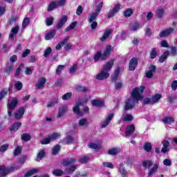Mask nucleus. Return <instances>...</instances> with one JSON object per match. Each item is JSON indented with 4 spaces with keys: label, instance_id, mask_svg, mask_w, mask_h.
<instances>
[{
    "label": "nucleus",
    "instance_id": "nucleus-12",
    "mask_svg": "<svg viewBox=\"0 0 177 177\" xmlns=\"http://www.w3.org/2000/svg\"><path fill=\"white\" fill-rule=\"evenodd\" d=\"M113 32V30L112 29H107L105 30L104 33L103 34V35L100 37V40L102 42H104V41H106V39H107V38H109V37H110V35Z\"/></svg>",
    "mask_w": 177,
    "mask_h": 177
},
{
    "label": "nucleus",
    "instance_id": "nucleus-4",
    "mask_svg": "<svg viewBox=\"0 0 177 177\" xmlns=\"http://www.w3.org/2000/svg\"><path fill=\"white\" fill-rule=\"evenodd\" d=\"M120 9H121V4L115 5L113 8L108 12V19H111V17H114V16H115V15H117V13L120 12Z\"/></svg>",
    "mask_w": 177,
    "mask_h": 177
},
{
    "label": "nucleus",
    "instance_id": "nucleus-38",
    "mask_svg": "<svg viewBox=\"0 0 177 177\" xmlns=\"http://www.w3.org/2000/svg\"><path fill=\"white\" fill-rule=\"evenodd\" d=\"M57 2L56 1H53L52 3H50L48 8V11L51 12V10H53V9H56L57 8Z\"/></svg>",
    "mask_w": 177,
    "mask_h": 177
},
{
    "label": "nucleus",
    "instance_id": "nucleus-44",
    "mask_svg": "<svg viewBox=\"0 0 177 177\" xmlns=\"http://www.w3.org/2000/svg\"><path fill=\"white\" fill-rule=\"evenodd\" d=\"M76 91H77V92H88L89 89L82 86H76Z\"/></svg>",
    "mask_w": 177,
    "mask_h": 177
},
{
    "label": "nucleus",
    "instance_id": "nucleus-52",
    "mask_svg": "<svg viewBox=\"0 0 177 177\" xmlns=\"http://www.w3.org/2000/svg\"><path fill=\"white\" fill-rule=\"evenodd\" d=\"M132 13H133V11L132 9H127L126 11H124V15L125 17H130V16L132 15Z\"/></svg>",
    "mask_w": 177,
    "mask_h": 177
},
{
    "label": "nucleus",
    "instance_id": "nucleus-13",
    "mask_svg": "<svg viewBox=\"0 0 177 177\" xmlns=\"http://www.w3.org/2000/svg\"><path fill=\"white\" fill-rule=\"evenodd\" d=\"M113 32V30L112 29H107L105 30L104 33L103 34V35L100 37V40L102 42H104V41H106V39H107V38H109V37H110V35Z\"/></svg>",
    "mask_w": 177,
    "mask_h": 177
},
{
    "label": "nucleus",
    "instance_id": "nucleus-64",
    "mask_svg": "<svg viewBox=\"0 0 177 177\" xmlns=\"http://www.w3.org/2000/svg\"><path fill=\"white\" fill-rule=\"evenodd\" d=\"M46 26H52L53 24V19L52 17H48L46 21Z\"/></svg>",
    "mask_w": 177,
    "mask_h": 177
},
{
    "label": "nucleus",
    "instance_id": "nucleus-26",
    "mask_svg": "<svg viewBox=\"0 0 177 177\" xmlns=\"http://www.w3.org/2000/svg\"><path fill=\"white\" fill-rule=\"evenodd\" d=\"M91 104L96 107H103L104 106V102L100 100H94L91 102Z\"/></svg>",
    "mask_w": 177,
    "mask_h": 177
},
{
    "label": "nucleus",
    "instance_id": "nucleus-54",
    "mask_svg": "<svg viewBox=\"0 0 177 177\" xmlns=\"http://www.w3.org/2000/svg\"><path fill=\"white\" fill-rule=\"evenodd\" d=\"M144 149L145 150V151H151V144L150 142H146L144 145Z\"/></svg>",
    "mask_w": 177,
    "mask_h": 177
},
{
    "label": "nucleus",
    "instance_id": "nucleus-55",
    "mask_svg": "<svg viewBox=\"0 0 177 177\" xmlns=\"http://www.w3.org/2000/svg\"><path fill=\"white\" fill-rule=\"evenodd\" d=\"M89 157L88 156H84L79 159V162H81V164H86V162L88 161Z\"/></svg>",
    "mask_w": 177,
    "mask_h": 177
},
{
    "label": "nucleus",
    "instance_id": "nucleus-33",
    "mask_svg": "<svg viewBox=\"0 0 177 177\" xmlns=\"http://www.w3.org/2000/svg\"><path fill=\"white\" fill-rule=\"evenodd\" d=\"M158 169V165L157 164L153 165V167L149 170L148 176H153V174H156V172H157Z\"/></svg>",
    "mask_w": 177,
    "mask_h": 177
},
{
    "label": "nucleus",
    "instance_id": "nucleus-25",
    "mask_svg": "<svg viewBox=\"0 0 177 177\" xmlns=\"http://www.w3.org/2000/svg\"><path fill=\"white\" fill-rule=\"evenodd\" d=\"M169 151V142L167 140L163 141V147L161 149V153H165Z\"/></svg>",
    "mask_w": 177,
    "mask_h": 177
},
{
    "label": "nucleus",
    "instance_id": "nucleus-56",
    "mask_svg": "<svg viewBox=\"0 0 177 177\" xmlns=\"http://www.w3.org/2000/svg\"><path fill=\"white\" fill-rule=\"evenodd\" d=\"M66 67V66L64 65H59L57 70H56V74H57L58 75H60V74H62V71H63V69Z\"/></svg>",
    "mask_w": 177,
    "mask_h": 177
},
{
    "label": "nucleus",
    "instance_id": "nucleus-42",
    "mask_svg": "<svg viewBox=\"0 0 177 177\" xmlns=\"http://www.w3.org/2000/svg\"><path fill=\"white\" fill-rule=\"evenodd\" d=\"M38 169H33L28 171L26 174H25L24 176L25 177H29V176H32L34 174H37L38 172Z\"/></svg>",
    "mask_w": 177,
    "mask_h": 177
},
{
    "label": "nucleus",
    "instance_id": "nucleus-16",
    "mask_svg": "<svg viewBox=\"0 0 177 177\" xmlns=\"http://www.w3.org/2000/svg\"><path fill=\"white\" fill-rule=\"evenodd\" d=\"M67 106L63 105L59 109L58 114H57V118H60V117H63L66 113H67Z\"/></svg>",
    "mask_w": 177,
    "mask_h": 177
},
{
    "label": "nucleus",
    "instance_id": "nucleus-40",
    "mask_svg": "<svg viewBox=\"0 0 177 177\" xmlns=\"http://www.w3.org/2000/svg\"><path fill=\"white\" fill-rule=\"evenodd\" d=\"M162 122L164 124H172V122H175V120H174V118L171 117H166L163 118Z\"/></svg>",
    "mask_w": 177,
    "mask_h": 177
},
{
    "label": "nucleus",
    "instance_id": "nucleus-51",
    "mask_svg": "<svg viewBox=\"0 0 177 177\" xmlns=\"http://www.w3.org/2000/svg\"><path fill=\"white\" fill-rule=\"evenodd\" d=\"M71 96H73V93H67L62 95V100H68L71 99Z\"/></svg>",
    "mask_w": 177,
    "mask_h": 177
},
{
    "label": "nucleus",
    "instance_id": "nucleus-3",
    "mask_svg": "<svg viewBox=\"0 0 177 177\" xmlns=\"http://www.w3.org/2000/svg\"><path fill=\"white\" fill-rule=\"evenodd\" d=\"M8 114L9 117H12V113L13 110L16 108V106H17V99L13 98L10 102H8Z\"/></svg>",
    "mask_w": 177,
    "mask_h": 177
},
{
    "label": "nucleus",
    "instance_id": "nucleus-21",
    "mask_svg": "<svg viewBox=\"0 0 177 177\" xmlns=\"http://www.w3.org/2000/svg\"><path fill=\"white\" fill-rule=\"evenodd\" d=\"M46 82V79L45 77L40 78L36 84L37 89H41V88H44Z\"/></svg>",
    "mask_w": 177,
    "mask_h": 177
},
{
    "label": "nucleus",
    "instance_id": "nucleus-57",
    "mask_svg": "<svg viewBox=\"0 0 177 177\" xmlns=\"http://www.w3.org/2000/svg\"><path fill=\"white\" fill-rule=\"evenodd\" d=\"M30 24V19L29 18H25L22 23V27L23 28H26Z\"/></svg>",
    "mask_w": 177,
    "mask_h": 177
},
{
    "label": "nucleus",
    "instance_id": "nucleus-47",
    "mask_svg": "<svg viewBox=\"0 0 177 177\" xmlns=\"http://www.w3.org/2000/svg\"><path fill=\"white\" fill-rule=\"evenodd\" d=\"M75 26H77V21L73 22L69 26H68L66 29V32L71 31V30H74L75 28Z\"/></svg>",
    "mask_w": 177,
    "mask_h": 177
},
{
    "label": "nucleus",
    "instance_id": "nucleus-32",
    "mask_svg": "<svg viewBox=\"0 0 177 177\" xmlns=\"http://www.w3.org/2000/svg\"><path fill=\"white\" fill-rule=\"evenodd\" d=\"M160 99H161V94H156L155 95H153L151 98L152 104H156V103H158Z\"/></svg>",
    "mask_w": 177,
    "mask_h": 177
},
{
    "label": "nucleus",
    "instance_id": "nucleus-8",
    "mask_svg": "<svg viewBox=\"0 0 177 177\" xmlns=\"http://www.w3.org/2000/svg\"><path fill=\"white\" fill-rule=\"evenodd\" d=\"M113 66H114V59H111L106 64H104L102 67V70L109 73L111 68H113Z\"/></svg>",
    "mask_w": 177,
    "mask_h": 177
},
{
    "label": "nucleus",
    "instance_id": "nucleus-60",
    "mask_svg": "<svg viewBox=\"0 0 177 177\" xmlns=\"http://www.w3.org/2000/svg\"><path fill=\"white\" fill-rule=\"evenodd\" d=\"M52 53V48L50 47H48L46 50L44 51V57H48Z\"/></svg>",
    "mask_w": 177,
    "mask_h": 177
},
{
    "label": "nucleus",
    "instance_id": "nucleus-27",
    "mask_svg": "<svg viewBox=\"0 0 177 177\" xmlns=\"http://www.w3.org/2000/svg\"><path fill=\"white\" fill-rule=\"evenodd\" d=\"M119 172H120L122 177H128V172L125 169L124 165L122 163L120 164Z\"/></svg>",
    "mask_w": 177,
    "mask_h": 177
},
{
    "label": "nucleus",
    "instance_id": "nucleus-11",
    "mask_svg": "<svg viewBox=\"0 0 177 177\" xmlns=\"http://www.w3.org/2000/svg\"><path fill=\"white\" fill-rule=\"evenodd\" d=\"M19 28L18 26H16L15 27L12 28L9 34V38H10V39L13 41L15 39V35H17V32H19Z\"/></svg>",
    "mask_w": 177,
    "mask_h": 177
},
{
    "label": "nucleus",
    "instance_id": "nucleus-53",
    "mask_svg": "<svg viewBox=\"0 0 177 177\" xmlns=\"http://www.w3.org/2000/svg\"><path fill=\"white\" fill-rule=\"evenodd\" d=\"M102 56H103V55H102V53L100 51H97L94 56V61L99 62V59H100V57L102 59Z\"/></svg>",
    "mask_w": 177,
    "mask_h": 177
},
{
    "label": "nucleus",
    "instance_id": "nucleus-31",
    "mask_svg": "<svg viewBox=\"0 0 177 177\" xmlns=\"http://www.w3.org/2000/svg\"><path fill=\"white\" fill-rule=\"evenodd\" d=\"M52 174L54 176H63L64 175V171L60 169H55L52 171Z\"/></svg>",
    "mask_w": 177,
    "mask_h": 177
},
{
    "label": "nucleus",
    "instance_id": "nucleus-61",
    "mask_svg": "<svg viewBox=\"0 0 177 177\" xmlns=\"http://www.w3.org/2000/svg\"><path fill=\"white\" fill-rule=\"evenodd\" d=\"M21 153V147H17L14 151V156H19Z\"/></svg>",
    "mask_w": 177,
    "mask_h": 177
},
{
    "label": "nucleus",
    "instance_id": "nucleus-37",
    "mask_svg": "<svg viewBox=\"0 0 177 177\" xmlns=\"http://www.w3.org/2000/svg\"><path fill=\"white\" fill-rule=\"evenodd\" d=\"M73 142H74V138L71 136H67L64 139V145H70V143H73Z\"/></svg>",
    "mask_w": 177,
    "mask_h": 177
},
{
    "label": "nucleus",
    "instance_id": "nucleus-14",
    "mask_svg": "<svg viewBox=\"0 0 177 177\" xmlns=\"http://www.w3.org/2000/svg\"><path fill=\"white\" fill-rule=\"evenodd\" d=\"M110 53H111V46H107L102 56V60H106L110 56Z\"/></svg>",
    "mask_w": 177,
    "mask_h": 177
},
{
    "label": "nucleus",
    "instance_id": "nucleus-20",
    "mask_svg": "<svg viewBox=\"0 0 177 177\" xmlns=\"http://www.w3.org/2000/svg\"><path fill=\"white\" fill-rule=\"evenodd\" d=\"M78 125L82 128H86L89 125V122H88L86 118H82L78 121Z\"/></svg>",
    "mask_w": 177,
    "mask_h": 177
},
{
    "label": "nucleus",
    "instance_id": "nucleus-29",
    "mask_svg": "<svg viewBox=\"0 0 177 177\" xmlns=\"http://www.w3.org/2000/svg\"><path fill=\"white\" fill-rule=\"evenodd\" d=\"M98 16H99V14L96 12H94L91 15H89L87 20L89 23H92L93 21H95V20H96V19H97Z\"/></svg>",
    "mask_w": 177,
    "mask_h": 177
},
{
    "label": "nucleus",
    "instance_id": "nucleus-34",
    "mask_svg": "<svg viewBox=\"0 0 177 177\" xmlns=\"http://www.w3.org/2000/svg\"><path fill=\"white\" fill-rule=\"evenodd\" d=\"M14 66L15 65L13 64H8L7 66L4 69L5 73H6L8 75H9V74H10V72L13 70Z\"/></svg>",
    "mask_w": 177,
    "mask_h": 177
},
{
    "label": "nucleus",
    "instance_id": "nucleus-36",
    "mask_svg": "<svg viewBox=\"0 0 177 177\" xmlns=\"http://www.w3.org/2000/svg\"><path fill=\"white\" fill-rule=\"evenodd\" d=\"M169 55V52L165 51L163 53V55H161L160 57L159 58L160 63H164V62H165V60L167 59V57H168Z\"/></svg>",
    "mask_w": 177,
    "mask_h": 177
},
{
    "label": "nucleus",
    "instance_id": "nucleus-24",
    "mask_svg": "<svg viewBox=\"0 0 177 177\" xmlns=\"http://www.w3.org/2000/svg\"><path fill=\"white\" fill-rule=\"evenodd\" d=\"M21 127V122H17L14 123L12 127L10 128V132H17V131H19V128Z\"/></svg>",
    "mask_w": 177,
    "mask_h": 177
},
{
    "label": "nucleus",
    "instance_id": "nucleus-30",
    "mask_svg": "<svg viewBox=\"0 0 177 177\" xmlns=\"http://www.w3.org/2000/svg\"><path fill=\"white\" fill-rule=\"evenodd\" d=\"M156 17L158 19H162V16H164L165 13V10L162 8H159L156 10Z\"/></svg>",
    "mask_w": 177,
    "mask_h": 177
},
{
    "label": "nucleus",
    "instance_id": "nucleus-18",
    "mask_svg": "<svg viewBox=\"0 0 177 177\" xmlns=\"http://www.w3.org/2000/svg\"><path fill=\"white\" fill-rule=\"evenodd\" d=\"M76 161V158L65 159L63 160L62 164L64 167H68V165L75 164Z\"/></svg>",
    "mask_w": 177,
    "mask_h": 177
},
{
    "label": "nucleus",
    "instance_id": "nucleus-23",
    "mask_svg": "<svg viewBox=\"0 0 177 177\" xmlns=\"http://www.w3.org/2000/svg\"><path fill=\"white\" fill-rule=\"evenodd\" d=\"M82 104L81 103H78L74 107H73V113H75V114H77V115H80V116H82L84 115V113H82L80 110V106H81Z\"/></svg>",
    "mask_w": 177,
    "mask_h": 177
},
{
    "label": "nucleus",
    "instance_id": "nucleus-7",
    "mask_svg": "<svg viewBox=\"0 0 177 177\" xmlns=\"http://www.w3.org/2000/svg\"><path fill=\"white\" fill-rule=\"evenodd\" d=\"M174 30L175 29H174V28H169L162 30L159 34V37H160V38H164V37H169V35H171V34H174Z\"/></svg>",
    "mask_w": 177,
    "mask_h": 177
},
{
    "label": "nucleus",
    "instance_id": "nucleus-22",
    "mask_svg": "<svg viewBox=\"0 0 177 177\" xmlns=\"http://www.w3.org/2000/svg\"><path fill=\"white\" fill-rule=\"evenodd\" d=\"M114 117V115L113 113H110L107 118L106 120L102 124V128H106L109 124H110V122L111 120H113V118Z\"/></svg>",
    "mask_w": 177,
    "mask_h": 177
},
{
    "label": "nucleus",
    "instance_id": "nucleus-41",
    "mask_svg": "<svg viewBox=\"0 0 177 177\" xmlns=\"http://www.w3.org/2000/svg\"><path fill=\"white\" fill-rule=\"evenodd\" d=\"M57 103H59V99L55 98L53 100L48 103L47 107L48 108L55 107V104H57Z\"/></svg>",
    "mask_w": 177,
    "mask_h": 177
},
{
    "label": "nucleus",
    "instance_id": "nucleus-62",
    "mask_svg": "<svg viewBox=\"0 0 177 177\" xmlns=\"http://www.w3.org/2000/svg\"><path fill=\"white\" fill-rule=\"evenodd\" d=\"M77 64H74L69 70V73L70 74H74L75 73V72L77 71Z\"/></svg>",
    "mask_w": 177,
    "mask_h": 177
},
{
    "label": "nucleus",
    "instance_id": "nucleus-59",
    "mask_svg": "<svg viewBox=\"0 0 177 177\" xmlns=\"http://www.w3.org/2000/svg\"><path fill=\"white\" fill-rule=\"evenodd\" d=\"M156 56H157V51L156 50V48H152L150 53L151 59H156Z\"/></svg>",
    "mask_w": 177,
    "mask_h": 177
},
{
    "label": "nucleus",
    "instance_id": "nucleus-6",
    "mask_svg": "<svg viewBox=\"0 0 177 177\" xmlns=\"http://www.w3.org/2000/svg\"><path fill=\"white\" fill-rule=\"evenodd\" d=\"M25 111L26 109L24 107L19 108L14 113V118L15 120H21V118H23V115H24Z\"/></svg>",
    "mask_w": 177,
    "mask_h": 177
},
{
    "label": "nucleus",
    "instance_id": "nucleus-35",
    "mask_svg": "<svg viewBox=\"0 0 177 177\" xmlns=\"http://www.w3.org/2000/svg\"><path fill=\"white\" fill-rule=\"evenodd\" d=\"M55 35H56V31L53 30V31L50 32L49 33L46 34L45 39L46 41H49V39H52V38H53V37H55Z\"/></svg>",
    "mask_w": 177,
    "mask_h": 177
},
{
    "label": "nucleus",
    "instance_id": "nucleus-50",
    "mask_svg": "<svg viewBox=\"0 0 177 177\" xmlns=\"http://www.w3.org/2000/svg\"><path fill=\"white\" fill-rule=\"evenodd\" d=\"M140 28V25H139V23H136L132 25V26L130 28L131 31H137V30H139Z\"/></svg>",
    "mask_w": 177,
    "mask_h": 177
},
{
    "label": "nucleus",
    "instance_id": "nucleus-46",
    "mask_svg": "<svg viewBox=\"0 0 177 177\" xmlns=\"http://www.w3.org/2000/svg\"><path fill=\"white\" fill-rule=\"evenodd\" d=\"M59 150H60V145H56L53 147V151H52L53 156H56V154L59 153Z\"/></svg>",
    "mask_w": 177,
    "mask_h": 177
},
{
    "label": "nucleus",
    "instance_id": "nucleus-15",
    "mask_svg": "<svg viewBox=\"0 0 177 177\" xmlns=\"http://www.w3.org/2000/svg\"><path fill=\"white\" fill-rule=\"evenodd\" d=\"M76 169H77V166L75 165H73L70 167L65 169L64 174H65V175H73V174Z\"/></svg>",
    "mask_w": 177,
    "mask_h": 177
},
{
    "label": "nucleus",
    "instance_id": "nucleus-28",
    "mask_svg": "<svg viewBox=\"0 0 177 177\" xmlns=\"http://www.w3.org/2000/svg\"><path fill=\"white\" fill-rule=\"evenodd\" d=\"M68 39H70V37L67 36L64 40L59 42L55 47L57 50H60L62 49V45H66L67 44Z\"/></svg>",
    "mask_w": 177,
    "mask_h": 177
},
{
    "label": "nucleus",
    "instance_id": "nucleus-58",
    "mask_svg": "<svg viewBox=\"0 0 177 177\" xmlns=\"http://www.w3.org/2000/svg\"><path fill=\"white\" fill-rule=\"evenodd\" d=\"M123 121H132L133 118L132 117L131 115L127 114L124 116H122Z\"/></svg>",
    "mask_w": 177,
    "mask_h": 177
},
{
    "label": "nucleus",
    "instance_id": "nucleus-45",
    "mask_svg": "<svg viewBox=\"0 0 177 177\" xmlns=\"http://www.w3.org/2000/svg\"><path fill=\"white\" fill-rule=\"evenodd\" d=\"M88 147L90 149H94L95 150H97V149H100V145L93 143V142H90L88 144Z\"/></svg>",
    "mask_w": 177,
    "mask_h": 177
},
{
    "label": "nucleus",
    "instance_id": "nucleus-17",
    "mask_svg": "<svg viewBox=\"0 0 177 177\" xmlns=\"http://www.w3.org/2000/svg\"><path fill=\"white\" fill-rule=\"evenodd\" d=\"M119 153H121V148H111L107 151L109 156H117Z\"/></svg>",
    "mask_w": 177,
    "mask_h": 177
},
{
    "label": "nucleus",
    "instance_id": "nucleus-5",
    "mask_svg": "<svg viewBox=\"0 0 177 177\" xmlns=\"http://www.w3.org/2000/svg\"><path fill=\"white\" fill-rule=\"evenodd\" d=\"M109 77H110V73L102 69L101 72L97 75L95 78L98 80V81H103V80H106L109 78Z\"/></svg>",
    "mask_w": 177,
    "mask_h": 177
},
{
    "label": "nucleus",
    "instance_id": "nucleus-49",
    "mask_svg": "<svg viewBox=\"0 0 177 177\" xmlns=\"http://www.w3.org/2000/svg\"><path fill=\"white\" fill-rule=\"evenodd\" d=\"M21 139L25 142H28V140H31V136L28 133H24L21 136Z\"/></svg>",
    "mask_w": 177,
    "mask_h": 177
},
{
    "label": "nucleus",
    "instance_id": "nucleus-39",
    "mask_svg": "<svg viewBox=\"0 0 177 177\" xmlns=\"http://www.w3.org/2000/svg\"><path fill=\"white\" fill-rule=\"evenodd\" d=\"M142 164L144 168H150L153 165V162L151 160H145Z\"/></svg>",
    "mask_w": 177,
    "mask_h": 177
},
{
    "label": "nucleus",
    "instance_id": "nucleus-2",
    "mask_svg": "<svg viewBox=\"0 0 177 177\" xmlns=\"http://www.w3.org/2000/svg\"><path fill=\"white\" fill-rule=\"evenodd\" d=\"M19 168L17 167H10L8 169L5 168V166H0V175L1 177H5L8 174H10V172H14V171H17Z\"/></svg>",
    "mask_w": 177,
    "mask_h": 177
},
{
    "label": "nucleus",
    "instance_id": "nucleus-19",
    "mask_svg": "<svg viewBox=\"0 0 177 177\" xmlns=\"http://www.w3.org/2000/svg\"><path fill=\"white\" fill-rule=\"evenodd\" d=\"M135 132V125L131 124L126 129L125 136H131Z\"/></svg>",
    "mask_w": 177,
    "mask_h": 177
},
{
    "label": "nucleus",
    "instance_id": "nucleus-63",
    "mask_svg": "<svg viewBox=\"0 0 177 177\" xmlns=\"http://www.w3.org/2000/svg\"><path fill=\"white\" fill-rule=\"evenodd\" d=\"M142 104H153V102H151V98H145Z\"/></svg>",
    "mask_w": 177,
    "mask_h": 177
},
{
    "label": "nucleus",
    "instance_id": "nucleus-1",
    "mask_svg": "<svg viewBox=\"0 0 177 177\" xmlns=\"http://www.w3.org/2000/svg\"><path fill=\"white\" fill-rule=\"evenodd\" d=\"M144 91L145 86L134 88L131 93V97L127 98L124 102V110L127 111H128V110H132L136 105V103H138L139 100L143 99L142 94Z\"/></svg>",
    "mask_w": 177,
    "mask_h": 177
},
{
    "label": "nucleus",
    "instance_id": "nucleus-48",
    "mask_svg": "<svg viewBox=\"0 0 177 177\" xmlns=\"http://www.w3.org/2000/svg\"><path fill=\"white\" fill-rule=\"evenodd\" d=\"M61 135L59 133H54L51 134L49 138L51 140H55V139H59L60 138Z\"/></svg>",
    "mask_w": 177,
    "mask_h": 177
},
{
    "label": "nucleus",
    "instance_id": "nucleus-9",
    "mask_svg": "<svg viewBox=\"0 0 177 177\" xmlns=\"http://www.w3.org/2000/svg\"><path fill=\"white\" fill-rule=\"evenodd\" d=\"M136 66H138V58L133 57L130 60L129 62L130 71H133V70L136 68Z\"/></svg>",
    "mask_w": 177,
    "mask_h": 177
},
{
    "label": "nucleus",
    "instance_id": "nucleus-43",
    "mask_svg": "<svg viewBox=\"0 0 177 177\" xmlns=\"http://www.w3.org/2000/svg\"><path fill=\"white\" fill-rule=\"evenodd\" d=\"M24 68V64H21L20 66L17 68L15 76L19 77V75L21 73V69Z\"/></svg>",
    "mask_w": 177,
    "mask_h": 177
},
{
    "label": "nucleus",
    "instance_id": "nucleus-10",
    "mask_svg": "<svg viewBox=\"0 0 177 177\" xmlns=\"http://www.w3.org/2000/svg\"><path fill=\"white\" fill-rule=\"evenodd\" d=\"M67 22V16L64 15L58 21V24H57V30H60L64 24Z\"/></svg>",
    "mask_w": 177,
    "mask_h": 177
}]
</instances>
